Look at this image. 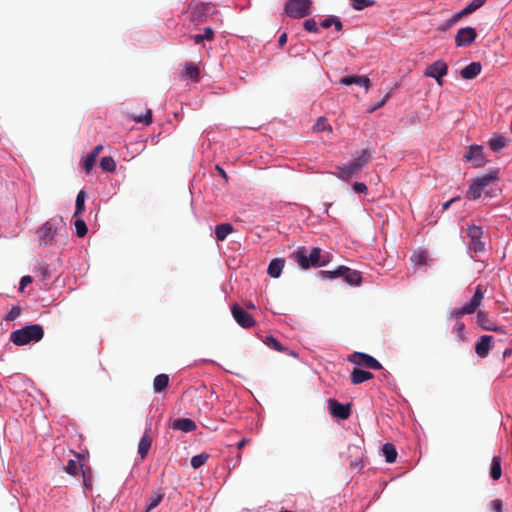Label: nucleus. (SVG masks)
I'll list each match as a JSON object with an SVG mask.
<instances>
[{"instance_id":"obj_62","label":"nucleus","mask_w":512,"mask_h":512,"mask_svg":"<svg viewBox=\"0 0 512 512\" xmlns=\"http://www.w3.org/2000/svg\"><path fill=\"white\" fill-rule=\"evenodd\" d=\"M454 24H450V18L448 20H446L443 24V27L442 29L445 30V29H448L450 27H452Z\"/></svg>"},{"instance_id":"obj_36","label":"nucleus","mask_w":512,"mask_h":512,"mask_svg":"<svg viewBox=\"0 0 512 512\" xmlns=\"http://www.w3.org/2000/svg\"><path fill=\"white\" fill-rule=\"evenodd\" d=\"M199 68L193 63L186 64L185 68V76L191 80L198 81L199 80Z\"/></svg>"},{"instance_id":"obj_10","label":"nucleus","mask_w":512,"mask_h":512,"mask_svg":"<svg viewBox=\"0 0 512 512\" xmlns=\"http://www.w3.org/2000/svg\"><path fill=\"white\" fill-rule=\"evenodd\" d=\"M231 313L236 323L244 329L251 328L256 323L253 316L238 304H233L231 306Z\"/></svg>"},{"instance_id":"obj_15","label":"nucleus","mask_w":512,"mask_h":512,"mask_svg":"<svg viewBox=\"0 0 512 512\" xmlns=\"http://www.w3.org/2000/svg\"><path fill=\"white\" fill-rule=\"evenodd\" d=\"M476 31L472 27H465L458 30L455 42L458 47H465L472 44L476 39Z\"/></svg>"},{"instance_id":"obj_27","label":"nucleus","mask_w":512,"mask_h":512,"mask_svg":"<svg viewBox=\"0 0 512 512\" xmlns=\"http://www.w3.org/2000/svg\"><path fill=\"white\" fill-rule=\"evenodd\" d=\"M382 452H383L386 462L393 463L396 461L397 451L393 444H391V443L384 444L382 447Z\"/></svg>"},{"instance_id":"obj_2","label":"nucleus","mask_w":512,"mask_h":512,"mask_svg":"<svg viewBox=\"0 0 512 512\" xmlns=\"http://www.w3.org/2000/svg\"><path fill=\"white\" fill-rule=\"evenodd\" d=\"M291 257L303 269L325 266L329 261L328 259H322V250L319 247H314L309 254H307L305 247H300Z\"/></svg>"},{"instance_id":"obj_8","label":"nucleus","mask_w":512,"mask_h":512,"mask_svg":"<svg viewBox=\"0 0 512 512\" xmlns=\"http://www.w3.org/2000/svg\"><path fill=\"white\" fill-rule=\"evenodd\" d=\"M348 361L357 365L363 366L369 369L380 370L382 369L381 363L375 359L374 357L362 353V352H354L348 356Z\"/></svg>"},{"instance_id":"obj_32","label":"nucleus","mask_w":512,"mask_h":512,"mask_svg":"<svg viewBox=\"0 0 512 512\" xmlns=\"http://www.w3.org/2000/svg\"><path fill=\"white\" fill-rule=\"evenodd\" d=\"M507 140L503 136H497L489 141V147L492 151L497 152L506 146Z\"/></svg>"},{"instance_id":"obj_59","label":"nucleus","mask_w":512,"mask_h":512,"mask_svg":"<svg viewBox=\"0 0 512 512\" xmlns=\"http://www.w3.org/2000/svg\"><path fill=\"white\" fill-rule=\"evenodd\" d=\"M191 38L193 39L195 44H200L201 42L204 41L202 34L193 35V36H191Z\"/></svg>"},{"instance_id":"obj_18","label":"nucleus","mask_w":512,"mask_h":512,"mask_svg":"<svg viewBox=\"0 0 512 512\" xmlns=\"http://www.w3.org/2000/svg\"><path fill=\"white\" fill-rule=\"evenodd\" d=\"M493 337L490 335H483L475 345V352L480 357H486L491 348Z\"/></svg>"},{"instance_id":"obj_53","label":"nucleus","mask_w":512,"mask_h":512,"mask_svg":"<svg viewBox=\"0 0 512 512\" xmlns=\"http://www.w3.org/2000/svg\"><path fill=\"white\" fill-rule=\"evenodd\" d=\"M32 281H33V279L31 276H29V275L23 276L20 280L19 290L23 291L28 284L32 283Z\"/></svg>"},{"instance_id":"obj_40","label":"nucleus","mask_w":512,"mask_h":512,"mask_svg":"<svg viewBox=\"0 0 512 512\" xmlns=\"http://www.w3.org/2000/svg\"><path fill=\"white\" fill-rule=\"evenodd\" d=\"M76 235L80 238H83L87 235L88 229L84 220L76 219L74 222Z\"/></svg>"},{"instance_id":"obj_21","label":"nucleus","mask_w":512,"mask_h":512,"mask_svg":"<svg viewBox=\"0 0 512 512\" xmlns=\"http://www.w3.org/2000/svg\"><path fill=\"white\" fill-rule=\"evenodd\" d=\"M341 277H344L345 281L350 285H360L362 281V277L359 271L352 270L346 266H342Z\"/></svg>"},{"instance_id":"obj_23","label":"nucleus","mask_w":512,"mask_h":512,"mask_svg":"<svg viewBox=\"0 0 512 512\" xmlns=\"http://www.w3.org/2000/svg\"><path fill=\"white\" fill-rule=\"evenodd\" d=\"M373 377H374V375L371 372L365 371V370H362V369H358V368H355L351 372V382L354 385H358V384H361V383L366 382L368 380H371Z\"/></svg>"},{"instance_id":"obj_29","label":"nucleus","mask_w":512,"mask_h":512,"mask_svg":"<svg viewBox=\"0 0 512 512\" xmlns=\"http://www.w3.org/2000/svg\"><path fill=\"white\" fill-rule=\"evenodd\" d=\"M85 199H86L85 191H83V190L79 191V193L76 197V207H75L74 217H78L84 212Z\"/></svg>"},{"instance_id":"obj_63","label":"nucleus","mask_w":512,"mask_h":512,"mask_svg":"<svg viewBox=\"0 0 512 512\" xmlns=\"http://www.w3.org/2000/svg\"><path fill=\"white\" fill-rule=\"evenodd\" d=\"M216 169L219 171V173H220L224 178H227V175H226L225 171H224L221 167L217 166V167H216Z\"/></svg>"},{"instance_id":"obj_20","label":"nucleus","mask_w":512,"mask_h":512,"mask_svg":"<svg viewBox=\"0 0 512 512\" xmlns=\"http://www.w3.org/2000/svg\"><path fill=\"white\" fill-rule=\"evenodd\" d=\"M172 428L174 430H179L188 433L195 431L197 426L196 423L189 418H178L173 422Z\"/></svg>"},{"instance_id":"obj_58","label":"nucleus","mask_w":512,"mask_h":512,"mask_svg":"<svg viewBox=\"0 0 512 512\" xmlns=\"http://www.w3.org/2000/svg\"><path fill=\"white\" fill-rule=\"evenodd\" d=\"M287 42V34L286 33H282L278 39V43H279V46H284Z\"/></svg>"},{"instance_id":"obj_50","label":"nucleus","mask_w":512,"mask_h":512,"mask_svg":"<svg viewBox=\"0 0 512 512\" xmlns=\"http://www.w3.org/2000/svg\"><path fill=\"white\" fill-rule=\"evenodd\" d=\"M492 512H503V502L500 499H494L490 503Z\"/></svg>"},{"instance_id":"obj_39","label":"nucleus","mask_w":512,"mask_h":512,"mask_svg":"<svg viewBox=\"0 0 512 512\" xmlns=\"http://www.w3.org/2000/svg\"><path fill=\"white\" fill-rule=\"evenodd\" d=\"M486 0H472L466 7H464L462 10L464 13L468 16L475 12L477 9L482 7Z\"/></svg>"},{"instance_id":"obj_51","label":"nucleus","mask_w":512,"mask_h":512,"mask_svg":"<svg viewBox=\"0 0 512 512\" xmlns=\"http://www.w3.org/2000/svg\"><path fill=\"white\" fill-rule=\"evenodd\" d=\"M353 190L356 193H366L368 188H367L366 184H364L362 182H355L353 184Z\"/></svg>"},{"instance_id":"obj_47","label":"nucleus","mask_w":512,"mask_h":512,"mask_svg":"<svg viewBox=\"0 0 512 512\" xmlns=\"http://www.w3.org/2000/svg\"><path fill=\"white\" fill-rule=\"evenodd\" d=\"M81 470H82V476H83V483L86 488H91V482H90V474L91 469H84L83 465L80 464Z\"/></svg>"},{"instance_id":"obj_49","label":"nucleus","mask_w":512,"mask_h":512,"mask_svg":"<svg viewBox=\"0 0 512 512\" xmlns=\"http://www.w3.org/2000/svg\"><path fill=\"white\" fill-rule=\"evenodd\" d=\"M465 325L463 322H457L455 326L453 327V333H455L459 340L464 339L463 331H464Z\"/></svg>"},{"instance_id":"obj_38","label":"nucleus","mask_w":512,"mask_h":512,"mask_svg":"<svg viewBox=\"0 0 512 512\" xmlns=\"http://www.w3.org/2000/svg\"><path fill=\"white\" fill-rule=\"evenodd\" d=\"M208 458H209V455L207 453H201V454L195 455L191 458V466L194 469H198L206 463Z\"/></svg>"},{"instance_id":"obj_57","label":"nucleus","mask_w":512,"mask_h":512,"mask_svg":"<svg viewBox=\"0 0 512 512\" xmlns=\"http://www.w3.org/2000/svg\"><path fill=\"white\" fill-rule=\"evenodd\" d=\"M333 25L335 26V29L337 31H341L343 28L342 22L339 20V18L334 16Z\"/></svg>"},{"instance_id":"obj_22","label":"nucleus","mask_w":512,"mask_h":512,"mask_svg":"<svg viewBox=\"0 0 512 512\" xmlns=\"http://www.w3.org/2000/svg\"><path fill=\"white\" fill-rule=\"evenodd\" d=\"M339 83L342 85L357 84V85L365 87L366 89H369V87H370V80L366 76L353 75V76L342 77L339 80Z\"/></svg>"},{"instance_id":"obj_31","label":"nucleus","mask_w":512,"mask_h":512,"mask_svg":"<svg viewBox=\"0 0 512 512\" xmlns=\"http://www.w3.org/2000/svg\"><path fill=\"white\" fill-rule=\"evenodd\" d=\"M163 496V493L154 492L148 500L145 512H150L156 508L161 503Z\"/></svg>"},{"instance_id":"obj_56","label":"nucleus","mask_w":512,"mask_h":512,"mask_svg":"<svg viewBox=\"0 0 512 512\" xmlns=\"http://www.w3.org/2000/svg\"><path fill=\"white\" fill-rule=\"evenodd\" d=\"M102 150H103V146L97 145L93 148V150L89 154L93 155V157L97 158Z\"/></svg>"},{"instance_id":"obj_13","label":"nucleus","mask_w":512,"mask_h":512,"mask_svg":"<svg viewBox=\"0 0 512 512\" xmlns=\"http://www.w3.org/2000/svg\"><path fill=\"white\" fill-rule=\"evenodd\" d=\"M463 160L471 162L473 167H482L485 164L483 147L480 145H471L464 154Z\"/></svg>"},{"instance_id":"obj_12","label":"nucleus","mask_w":512,"mask_h":512,"mask_svg":"<svg viewBox=\"0 0 512 512\" xmlns=\"http://www.w3.org/2000/svg\"><path fill=\"white\" fill-rule=\"evenodd\" d=\"M328 409L330 414L338 419H348L351 415V404H342L336 399L328 400Z\"/></svg>"},{"instance_id":"obj_64","label":"nucleus","mask_w":512,"mask_h":512,"mask_svg":"<svg viewBox=\"0 0 512 512\" xmlns=\"http://www.w3.org/2000/svg\"><path fill=\"white\" fill-rule=\"evenodd\" d=\"M246 306H247V308H250V309H255L256 308L255 305L252 302H248L246 304Z\"/></svg>"},{"instance_id":"obj_34","label":"nucleus","mask_w":512,"mask_h":512,"mask_svg":"<svg viewBox=\"0 0 512 512\" xmlns=\"http://www.w3.org/2000/svg\"><path fill=\"white\" fill-rule=\"evenodd\" d=\"M100 167L104 171L114 172L115 169H116V162L110 156L102 157L101 160H100Z\"/></svg>"},{"instance_id":"obj_52","label":"nucleus","mask_w":512,"mask_h":512,"mask_svg":"<svg viewBox=\"0 0 512 512\" xmlns=\"http://www.w3.org/2000/svg\"><path fill=\"white\" fill-rule=\"evenodd\" d=\"M203 39L207 41H212L214 39V31L210 27L204 28V33L202 34Z\"/></svg>"},{"instance_id":"obj_7","label":"nucleus","mask_w":512,"mask_h":512,"mask_svg":"<svg viewBox=\"0 0 512 512\" xmlns=\"http://www.w3.org/2000/svg\"><path fill=\"white\" fill-rule=\"evenodd\" d=\"M483 298L484 294L482 291V287L478 285L470 302L464 305L462 308L454 309L451 312V316L453 318L458 319L463 315L474 313L476 309L481 305Z\"/></svg>"},{"instance_id":"obj_54","label":"nucleus","mask_w":512,"mask_h":512,"mask_svg":"<svg viewBox=\"0 0 512 512\" xmlns=\"http://www.w3.org/2000/svg\"><path fill=\"white\" fill-rule=\"evenodd\" d=\"M467 16L463 10H460L450 18V24H456L460 19Z\"/></svg>"},{"instance_id":"obj_4","label":"nucleus","mask_w":512,"mask_h":512,"mask_svg":"<svg viewBox=\"0 0 512 512\" xmlns=\"http://www.w3.org/2000/svg\"><path fill=\"white\" fill-rule=\"evenodd\" d=\"M372 154L369 149H363L361 153L348 164L338 167L337 176L342 180H349L354 174L359 172L370 160Z\"/></svg>"},{"instance_id":"obj_42","label":"nucleus","mask_w":512,"mask_h":512,"mask_svg":"<svg viewBox=\"0 0 512 512\" xmlns=\"http://www.w3.org/2000/svg\"><path fill=\"white\" fill-rule=\"evenodd\" d=\"M354 10L360 11L374 5V0H351Z\"/></svg>"},{"instance_id":"obj_14","label":"nucleus","mask_w":512,"mask_h":512,"mask_svg":"<svg viewBox=\"0 0 512 512\" xmlns=\"http://www.w3.org/2000/svg\"><path fill=\"white\" fill-rule=\"evenodd\" d=\"M38 238L42 245L48 246L53 243L54 236L56 234V226L53 221H47L38 230Z\"/></svg>"},{"instance_id":"obj_30","label":"nucleus","mask_w":512,"mask_h":512,"mask_svg":"<svg viewBox=\"0 0 512 512\" xmlns=\"http://www.w3.org/2000/svg\"><path fill=\"white\" fill-rule=\"evenodd\" d=\"M411 261L415 265H426L428 261V254L424 250H416L411 256Z\"/></svg>"},{"instance_id":"obj_28","label":"nucleus","mask_w":512,"mask_h":512,"mask_svg":"<svg viewBox=\"0 0 512 512\" xmlns=\"http://www.w3.org/2000/svg\"><path fill=\"white\" fill-rule=\"evenodd\" d=\"M502 475L500 458L495 456L491 462L490 476L493 480H498Z\"/></svg>"},{"instance_id":"obj_48","label":"nucleus","mask_w":512,"mask_h":512,"mask_svg":"<svg viewBox=\"0 0 512 512\" xmlns=\"http://www.w3.org/2000/svg\"><path fill=\"white\" fill-rule=\"evenodd\" d=\"M390 96H391V95H390V93H387V94L382 98V100H380L379 102H376L373 106H371V107L369 108V110H368V111H369L370 113H373V112H375L376 110H378L379 108H381L382 106H384V105H385V103L389 100Z\"/></svg>"},{"instance_id":"obj_16","label":"nucleus","mask_w":512,"mask_h":512,"mask_svg":"<svg viewBox=\"0 0 512 512\" xmlns=\"http://www.w3.org/2000/svg\"><path fill=\"white\" fill-rule=\"evenodd\" d=\"M477 323L484 330L498 333H506L502 327L493 324L490 321L488 315L483 311L477 312Z\"/></svg>"},{"instance_id":"obj_3","label":"nucleus","mask_w":512,"mask_h":512,"mask_svg":"<svg viewBox=\"0 0 512 512\" xmlns=\"http://www.w3.org/2000/svg\"><path fill=\"white\" fill-rule=\"evenodd\" d=\"M43 336V327L39 324H31L13 331L10 335V340L17 346H23L32 341L38 342Z\"/></svg>"},{"instance_id":"obj_26","label":"nucleus","mask_w":512,"mask_h":512,"mask_svg":"<svg viewBox=\"0 0 512 512\" xmlns=\"http://www.w3.org/2000/svg\"><path fill=\"white\" fill-rule=\"evenodd\" d=\"M169 384V376L167 374H159L154 378L153 389L155 392L160 393L164 391Z\"/></svg>"},{"instance_id":"obj_61","label":"nucleus","mask_w":512,"mask_h":512,"mask_svg":"<svg viewBox=\"0 0 512 512\" xmlns=\"http://www.w3.org/2000/svg\"><path fill=\"white\" fill-rule=\"evenodd\" d=\"M247 442H248V439L243 438L241 441L238 442L237 448L242 449L247 444Z\"/></svg>"},{"instance_id":"obj_33","label":"nucleus","mask_w":512,"mask_h":512,"mask_svg":"<svg viewBox=\"0 0 512 512\" xmlns=\"http://www.w3.org/2000/svg\"><path fill=\"white\" fill-rule=\"evenodd\" d=\"M264 343H265L268 347H270V348H272V349H274V350H276V351H278V352H285V351L287 350V349H286V348H285V347H284V346H283V345H282V344H281V343H280V342H279V341H278L274 336H272V335L266 336Z\"/></svg>"},{"instance_id":"obj_25","label":"nucleus","mask_w":512,"mask_h":512,"mask_svg":"<svg viewBox=\"0 0 512 512\" xmlns=\"http://www.w3.org/2000/svg\"><path fill=\"white\" fill-rule=\"evenodd\" d=\"M234 231L230 223H222L215 227V236L217 241H224L229 234Z\"/></svg>"},{"instance_id":"obj_55","label":"nucleus","mask_w":512,"mask_h":512,"mask_svg":"<svg viewBox=\"0 0 512 512\" xmlns=\"http://www.w3.org/2000/svg\"><path fill=\"white\" fill-rule=\"evenodd\" d=\"M334 16H330L324 19L320 24L323 28L327 29L333 25Z\"/></svg>"},{"instance_id":"obj_11","label":"nucleus","mask_w":512,"mask_h":512,"mask_svg":"<svg viewBox=\"0 0 512 512\" xmlns=\"http://www.w3.org/2000/svg\"><path fill=\"white\" fill-rule=\"evenodd\" d=\"M467 235L470 238V249H472L475 253L483 252L485 249V244L481 240L483 235L482 227L476 225L468 226Z\"/></svg>"},{"instance_id":"obj_60","label":"nucleus","mask_w":512,"mask_h":512,"mask_svg":"<svg viewBox=\"0 0 512 512\" xmlns=\"http://www.w3.org/2000/svg\"><path fill=\"white\" fill-rule=\"evenodd\" d=\"M458 199H459V197H454V198H452L451 200H449V201L445 202V203L443 204V210H447V209L450 207V205H451L453 202L457 201Z\"/></svg>"},{"instance_id":"obj_37","label":"nucleus","mask_w":512,"mask_h":512,"mask_svg":"<svg viewBox=\"0 0 512 512\" xmlns=\"http://www.w3.org/2000/svg\"><path fill=\"white\" fill-rule=\"evenodd\" d=\"M313 130L315 132H322L326 130L332 132V127L330 124H328L327 119L325 117H319L313 126Z\"/></svg>"},{"instance_id":"obj_17","label":"nucleus","mask_w":512,"mask_h":512,"mask_svg":"<svg viewBox=\"0 0 512 512\" xmlns=\"http://www.w3.org/2000/svg\"><path fill=\"white\" fill-rule=\"evenodd\" d=\"M150 430V427H148L145 430L138 444V454L140 455L142 460L147 457L149 450L151 448L152 437L150 436Z\"/></svg>"},{"instance_id":"obj_35","label":"nucleus","mask_w":512,"mask_h":512,"mask_svg":"<svg viewBox=\"0 0 512 512\" xmlns=\"http://www.w3.org/2000/svg\"><path fill=\"white\" fill-rule=\"evenodd\" d=\"M75 457L77 458V460H74V459H70L67 463V465L64 467V470L70 474V475H76L77 472H78V467H79V464H78V460L80 459L81 457V454L79 453H74Z\"/></svg>"},{"instance_id":"obj_9","label":"nucleus","mask_w":512,"mask_h":512,"mask_svg":"<svg viewBox=\"0 0 512 512\" xmlns=\"http://www.w3.org/2000/svg\"><path fill=\"white\" fill-rule=\"evenodd\" d=\"M448 73V65L438 60L429 65L424 71L426 77L434 78L438 85H443V77Z\"/></svg>"},{"instance_id":"obj_5","label":"nucleus","mask_w":512,"mask_h":512,"mask_svg":"<svg viewBox=\"0 0 512 512\" xmlns=\"http://www.w3.org/2000/svg\"><path fill=\"white\" fill-rule=\"evenodd\" d=\"M187 12L190 13V22L195 25L206 22L210 15L217 13L212 3L204 2H190L187 7Z\"/></svg>"},{"instance_id":"obj_24","label":"nucleus","mask_w":512,"mask_h":512,"mask_svg":"<svg viewBox=\"0 0 512 512\" xmlns=\"http://www.w3.org/2000/svg\"><path fill=\"white\" fill-rule=\"evenodd\" d=\"M285 260L283 258L273 259L268 266L267 273L273 278H278L284 268Z\"/></svg>"},{"instance_id":"obj_44","label":"nucleus","mask_w":512,"mask_h":512,"mask_svg":"<svg viewBox=\"0 0 512 512\" xmlns=\"http://www.w3.org/2000/svg\"><path fill=\"white\" fill-rule=\"evenodd\" d=\"M21 308L19 306H13L9 313L5 316L6 321H13L20 316Z\"/></svg>"},{"instance_id":"obj_45","label":"nucleus","mask_w":512,"mask_h":512,"mask_svg":"<svg viewBox=\"0 0 512 512\" xmlns=\"http://www.w3.org/2000/svg\"><path fill=\"white\" fill-rule=\"evenodd\" d=\"M304 28L308 31V32H313V33H316L318 32V24L317 22L310 18V19H307L305 22H304Z\"/></svg>"},{"instance_id":"obj_1","label":"nucleus","mask_w":512,"mask_h":512,"mask_svg":"<svg viewBox=\"0 0 512 512\" xmlns=\"http://www.w3.org/2000/svg\"><path fill=\"white\" fill-rule=\"evenodd\" d=\"M499 180L498 171L494 170L485 175L477 177L469 186L466 192V198L469 200H476L480 198L482 193L485 194L486 197L492 198L497 195L499 189L496 186L497 181Z\"/></svg>"},{"instance_id":"obj_43","label":"nucleus","mask_w":512,"mask_h":512,"mask_svg":"<svg viewBox=\"0 0 512 512\" xmlns=\"http://www.w3.org/2000/svg\"><path fill=\"white\" fill-rule=\"evenodd\" d=\"M133 119L137 123L149 125L152 123V111L147 109L144 115L134 116Z\"/></svg>"},{"instance_id":"obj_46","label":"nucleus","mask_w":512,"mask_h":512,"mask_svg":"<svg viewBox=\"0 0 512 512\" xmlns=\"http://www.w3.org/2000/svg\"><path fill=\"white\" fill-rule=\"evenodd\" d=\"M96 158L93 155L88 154L83 162V168L86 172H90L94 167Z\"/></svg>"},{"instance_id":"obj_6","label":"nucleus","mask_w":512,"mask_h":512,"mask_svg":"<svg viewBox=\"0 0 512 512\" xmlns=\"http://www.w3.org/2000/svg\"><path fill=\"white\" fill-rule=\"evenodd\" d=\"M311 7V0H289L285 5V12L291 18L300 19L311 14Z\"/></svg>"},{"instance_id":"obj_41","label":"nucleus","mask_w":512,"mask_h":512,"mask_svg":"<svg viewBox=\"0 0 512 512\" xmlns=\"http://www.w3.org/2000/svg\"><path fill=\"white\" fill-rule=\"evenodd\" d=\"M341 273H342V266H339L336 270H333V271L322 270L319 272V275L322 279H330L331 280V279L341 277Z\"/></svg>"},{"instance_id":"obj_19","label":"nucleus","mask_w":512,"mask_h":512,"mask_svg":"<svg viewBox=\"0 0 512 512\" xmlns=\"http://www.w3.org/2000/svg\"><path fill=\"white\" fill-rule=\"evenodd\" d=\"M482 70L480 62H472L460 71V75L463 79L471 80L477 77Z\"/></svg>"}]
</instances>
